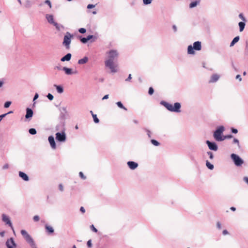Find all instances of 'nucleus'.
Here are the masks:
<instances>
[{"label":"nucleus","mask_w":248,"mask_h":248,"mask_svg":"<svg viewBox=\"0 0 248 248\" xmlns=\"http://www.w3.org/2000/svg\"><path fill=\"white\" fill-rule=\"evenodd\" d=\"M107 59L105 61V66L108 67L112 73L117 72V65L116 64L114 61L116 59L119 55V53L116 50L112 49L107 52Z\"/></svg>","instance_id":"obj_1"},{"label":"nucleus","mask_w":248,"mask_h":248,"mask_svg":"<svg viewBox=\"0 0 248 248\" xmlns=\"http://www.w3.org/2000/svg\"><path fill=\"white\" fill-rule=\"evenodd\" d=\"M161 104L169 110L172 112H180L181 104L179 103H175L174 106L166 102L162 101Z\"/></svg>","instance_id":"obj_2"},{"label":"nucleus","mask_w":248,"mask_h":248,"mask_svg":"<svg viewBox=\"0 0 248 248\" xmlns=\"http://www.w3.org/2000/svg\"><path fill=\"white\" fill-rule=\"evenodd\" d=\"M21 233L26 241L30 244L32 248H36L35 244L30 235L24 230L21 231Z\"/></svg>","instance_id":"obj_3"},{"label":"nucleus","mask_w":248,"mask_h":248,"mask_svg":"<svg viewBox=\"0 0 248 248\" xmlns=\"http://www.w3.org/2000/svg\"><path fill=\"white\" fill-rule=\"evenodd\" d=\"M224 130L223 126H221L218 127L214 132V137L215 140L217 141H222L224 140L226 137H223L222 136V134Z\"/></svg>","instance_id":"obj_4"},{"label":"nucleus","mask_w":248,"mask_h":248,"mask_svg":"<svg viewBox=\"0 0 248 248\" xmlns=\"http://www.w3.org/2000/svg\"><path fill=\"white\" fill-rule=\"evenodd\" d=\"M202 49L201 42L200 41H197L193 43V46L190 45L187 48V53L189 54H194L195 52L194 49L195 50H201Z\"/></svg>","instance_id":"obj_5"},{"label":"nucleus","mask_w":248,"mask_h":248,"mask_svg":"<svg viewBox=\"0 0 248 248\" xmlns=\"http://www.w3.org/2000/svg\"><path fill=\"white\" fill-rule=\"evenodd\" d=\"M73 37L70 33L67 32L66 35L64 37L63 45L65 46L66 48L69 49L70 47V44L71 43V38Z\"/></svg>","instance_id":"obj_6"},{"label":"nucleus","mask_w":248,"mask_h":248,"mask_svg":"<svg viewBox=\"0 0 248 248\" xmlns=\"http://www.w3.org/2000/svg\"><path fill=\"white\" fill-rule=\"evenodd\" d=\"M231 157L233 160L234 164L236 166H241L243 163L242 159L237 155L232 154L231 155Z\"/></svg>","instance_id":"obj_7"},{"label":"nucleus","mask_w":248,"mask_h":248,"mask_svg":"<svg viewBox=\"0 0 248 248\" xmlns=\"http://www.w3.org/2000/svg\"><path fill=\"white\" fill-rule=\"evenodd\" d=\"M56 139L60 142H64L66 140V135L64 132H58L56 134Z\"/></svg>","instance_id":"obj_8"},{"label":"nucleus","mask_w":248,"mask_h":248,"mask_svg":"<svg viewBox=\"0 0 248 248\" xmlns=\"http://www.w3.org/2000/svg\"><path fill=\"white\" fill-rule=\"evenodd\" d=\"M46 18L49 23L53 24L57 29L59 30V25L54 21L52 15L47 14L46 15Z\"/></svg>","instance_id":"obj_9"},{"label":"nucleus","mask_w":248,"mask_h":248,"mask_svg":"<svg viewBox=\"0 0 248 248\" xmlns=\"http://www.w3.org/2000/svg\"><path fill=\"white\" fill-rule=\"evenodd\" d=\"M6 244L8 248H16V245L13 238L8 239Z\"/></svg>","instance_id":"obj_10"},{"label":"nucleus","mask_w":248,"mask_h":248,"mask_svg":"<svg viewBox=\"0 0 248 248\" xmlns=\"http://www.w3.org/2000/svg\"><path fill=\"white\" fill-rule=\"evenodd\" d=\"M2 220L4 221L6 224H8L10 226L11 229L14 230V228L12 225V223L11 222V221L9 219V218L5 215L3 214L2 215Z\"/></svg>","instance_id":"obj_11"},{"label":"nucleus","mask_w":248,"mask_h":248,"mask_svg":"<svg viewBox=\"0 0 248 248\" xmlns=\"http://www.w3.org/2000/svg\"><path fill=\"white\" fill-rule=\"evenodd\" d=\"M206 142L208 145L209 148L210 150H212L214 151H217V147L215 143L211 142L209 140H207Z\"/></svg>","instance_id":"obj_12"},{"label":"nucleus","mask_w":248,"mask_h":248,"mask_svg":"<svg viewBox=\"0 0 248 248\" xmlns=\"http://www.w3.org/2000/svg\"><path fill=\"white\" fill-rule=\"evenodd\" d=\"M48 141L50 144L51 147L53 149H55L56 147L55 142L54 140V137L52 136H50L48 137Z\"/></svg>","instance_id":"obj_13"},{"label":"nucleus","mask_w":248,"mask_h":248,"mask_svg":"<svg viewBox=\"0 0 248 248\" xmlns=\"http://www.w3.org/2000/svg\"><path fill=\"white\" fill-rule=\"evenodd\" d=\"M128 167L132 170L135 169L138 166V164L133 161H129L127 162Z\"/></svg>","instance_id":"obj_14"},{"label":"nucleus","mask_w":248,"mask_h":248,"mask_svg":"<svg viewBox=\"0 0 248 248\" xmlns=\"http://www.w3.org/2000/svg\"><path fill=\"white\" fill-rule=\"evenodd\" d=\"M33 111L29 108H27L26 109V114L25 116L26 118L28 119L32 117Z\"/></svg>","instance_id":"obj_15"},{"label":"nucleus","mask_w":248,"mask_h":248,"mask_svg":"<svg viewBox=\"0 0 248 248\" xmlns=\"http://www.w3.org/2000/svg\"><path fill=\"white\" fill-rule=\"evenodd\" d=\"M19 176L24 181H28L29 180L28 175L23 172L19 171Z\"/></svg>","instance_id":"obj_16"},{"label":"nucleus","mask_w":248,"mask_h":248,"mask_svg":"<svg viewBox=\"0 0 248 248\" xmlns=\"http://www.w3.org/2000/svg\"><path fill=\"white\" fill-rule=\"evenodd\" d=\"M45 228H46V232L48 233H52L54 232V229L52 227H51L47 224H46L45 225Z\"/></svg>","instance_id":"obj_17"},{"label":"nucleus","mask_w":248,"mask_h":248,"mask_svg":"<svg viewBox=\"0 0 248 248\" xmlns=\"http://www.w3.org/2000/svg\"><path fill=\"white\" fill-rule=\"evenodd\" d=\"M71 58V54L70 53L67 54L65 56L62 57L61 59V61L64 62V61H69Z\"/></svg>","instance_id":"obj_18"},{"label":"nucleus","mask_w":248,"mask_h":248,"mask_svg":"<svg viewBox=\"0 0 248 248\" xmlns=\"http://www.w3.org/2000/svg\"><path fill=\"white\" fill-rule=\"evenodd\" d=\"M219 76L217 74H214L212 76L210 82H214L217 81L219 79Z\"/></svg>","instance_id":"obj_19"},{"label":"nucleus","mask_w":248,"mask_h":248,"mask_svg":"<svg viewBox=\"0 0 248 248\" xmlns=\"http://www.w3.org/2000/svg\"><path fill=\"white\" fill-rule=\"evenodd\" d=\"M88 61V58L87 57H85L83 59L79 60L78 61V63L79 64H83L86 63Z\"/></svg>","instance_id":"obj_20"},{"label":"nucleus","mask_w":248,"mask_h":248,"mask_svg":"<svg viewBox=\"0 0 248 248\" xmlns=\"http://www.w3.org/2000/svg\"><path fill=\"white\" fill-rule=\"evenodd\" d=\"M200 0H198L192 2L189 4V7L190 8H192L194 7H196L200 3Z\"/></svg>","instance_id":"obj_21"},{"label":"nucleus","mask_w":248,"mask_h":248,"mask_svg":"<svg viewBox=\"0 0 248 248\" xmlns=\"http://www.w3.org/2000/svg\"><path fill=\"white\" fill-rule=\"evenodd\" d=\"M239 40V37L238 36L234 37L233 38V39L232 40V42L231 43V44H230V46H234V45L237 43V42H238V41Z\"/></svg>","instance_id":"obj_22"},{"label":"nucleus","mask_w":248,"mask_h":248,"mask_svg":"<svg viewBox=\"0 0 248 248\" xmlns=\"http://www.w3.org/2000/svg\"><path fill=\"white\" fill-rule=\"evenodd\" d=\"M240 29V31H242L245 28V23L244 22H240L238 24Z\"/></svg>","instance_id":"obj_23"},{"label":"nucleus","mask_w":248,"mask_h":248,"mask_svg":"<svg viewBox=\"0 0 248 248\" xmlns=\"http://www.w3.org/2000/svg\"><path fill=\"white\" fill-rule=\"evenodd\" d=\"M54 86L56 87L57 91L59 93H61L63 92V90L62 87L56 85H55Z\"/></svg>","instance_id":"obj_24"},{"label":"nucleus","mask_w":248,"mask_h":248,"mask_svg":"<svg viewBox=\"0 0 248 248\" xmlns=\"http://www.w3.org/2000/svg\"><path fill=\"white\" fill-rule=\"evenodd\" d=\"M63 70L65 71V73L67 75H70L72 74V70L70 68L67 67H63Z\"/></svg>","instance_id":"obj_25"},{"label":"nucleus","mask_w":248,"mask_h":248,"mask_svg":"<svg viewBox=\"0 0 248 248\" xmlns=\"http://www.w3.org/2000/svg\"><path fill=\"white\" fill-rule=\"evenodd\" d=\"M206 165L210 170H213L214 168L213 165L211 164L208 161H206Z\"/></svg>","instance_id":"obj_26"},{"label":"nucleus","mask_w":248,"mask_h":248,"mask_svg":"<svg viewBox=\"0 0 248 248\" xmlns=\"http://www.w3.org/2000/svg\"><path fill=\"white\" fill-rule=\"evenodd\" d=\"M116 104H117V106H118L119 108H122V109H124V110H127V108H125V107L123 106V105L122 104V103L121 102H117V103H116Z\"/></svg>","instance_id":"obj_27"},{"label":"nucleus","mask_w":248,"mask_h":248,"mask_svg":"<svg viewBox=\"0 0 248 248\" xmlns=\"http://www.w3.org/2000/svg\"><path fill=\"white\" fill-rule=\"evenodd\" d=\"M93 121L95 123H98L99 122V119L97 118L96 114H93Z\"/></svg>","instance_id":"obj_28"},{"label":"nucleus","mask_w":248,"mask_h":248,"mask_svg":"<svg viewBox=\"0 0 248 248\" xmlns=\"http://www.w3.org/2000/svg\"><path fill=\"white\" fill-rule=\"evenodd\" d=\"M29 133L31 135H34L36 133V131L34 128H31L29 129Z\"/></svg>","instance_id":"obj_29"},{"label":"nucleus","mask_w":248,"mask_h":248,"mask_svg":"<svg viewBox=\"0 0 248 248\" xmlns=\"http://www.w3.org/2000/svg\"><path fill=\"white\" fill-rule=\"evenodd\" d=\"M151 142L155 146H158L159 145V143L155 140H152Z\"/></svg>","instance_id":"obj_30"},{"label":"nucleus","mask_w":248,"mask_h":248,"mask_svg":"<svg viewBox=\"0 0 248 248\" xmlns=\"http://www.w3.org/2000/svg\"><path fill=\"white\" fill-rule=\"evenodd\" d=\"M80 41L83 43H86L88 41L87 40V38L83 37L80 39Z\"/></svg>","instance_id":"obj_31"},{"label":"nucleus","mask_w":248,"mask_h":248,"mask_svg":"<svg viewBox=\"0 0 248 248\" xmlns=\"http://www.w3.org/2000/svg\"><path fill=\"white\" fill-rule=\"evenodd\" d=\"M154 92V89L152 87H150L149 89L148 93L150 95H152Z\"/></svg>","instance_id":"obj_32"},{"label":"nucleus","mask_w":248,"mask_h":248,"mask_svg":"<svg viewBox=\"0 0 248 248\" xmlns=\"http://www.w3.org/2000/svg\"><path fill=\"white\" fill-rule=\"evenodd\" d=\"M11 104V102L7 101V102L5 103L4 106V107L5 108H8L10 106Z\"/></svg>","instance_id":"obj_33"},{"label":"nucleus","mask_w":248,"mask_h":248,"mask_svg":"<svg viewBox=\"0 0 248 248\" xmlns=\"http://www.w3.org/2000/svg\"><path fill=\"white\" fill-rule=\"evenodd\" d=\"M79 32L81 33H84L86 31V30L84 28H80L78 30Z\"/></svg>","instance_id":"obj_34"},{"label":"nucleus","mask_w":248,"mask_h":248,"mask_svg":"<svg viewBox=\"0 0 248 248\" xmlns=\"http://www.w3.org/2000/svg\"><path fill=\"white\" fill-rule=\"evenodd\" d=\"M87 246L89 248H91L92 247V241L91 240H89L87 243Z\"/></svg>","instance_id":"obj_35"},{"label":"nucleus","mask_w":248,"mask_h":248,"mask_svg":"<svg viewBox=\"0 0 248 248\" xmlns=\"http://www.w3.org/2000/svg\"><path fill=\"white\" fill-rule=\"evenodd\" d=\"M33 220H34V221H36H36H39V220L40 218H39V217L38 216L36 215V216H34L33 217Z\"/></svg>","instance_id":"obj_36"},{"label":"nucleus","mask_w":248,"mask_h":248,"mask_svg":"<svg viewBox=\"0 0 248 248\" xmlns=\"http://www.w3.org/2000/svg\"><path fill=\"white\" fill-rule=\"evenodd\" d=\"M47 98L50 100H52L53 99V96L51 93H48L47 95Z\"/></svg>","instance_id":"obj_37"},{"label":"nucleus","mask_w":248,"mask_h":248,"mask_svg":"<svg viewBox=\"0 0 248 248\" xmlns=\"http://www.w3.org/2000/svg\"><path fill=\"white\" fill-rule=\"evenodd\" d=\"M207 154L209 155V157L211 159H213L214 158V155H213V154L212 152H207Z\"/></svg>","instance_id":"obj_38"},{"label":"nucleus","mask_w":248,"mask_h":248,"mask_svg":"<svg viewBox=\"0 0 248 248\" xmlns=\"http://www.w3.org/2000/svg\"><path fill=\"white\" fill-rule=\"evenodd\" d=\"M143 1L145 4H149L152 2V0H143Z\"/></svg>","instance_id":"obj_39"},{"label":"nucleus","mask_w":248,"mask_h":248,"mask_svg":"<svg viewBox=\"0 0 248 248\" xmlns=\"http://www.w3.org/2000/svg\"><path fill=\"white\" fill-rule=\"evenodd\" d=\"M91 228L94 232H97V230L94 227L93 225L91 226Z\"/></svg>","instance_id":"obj_40"},{"label":"nucleus","mask_w":248,"mask_h":248,"mask_svg":"<svg viewBox=\"0 0 248 248\" xmlns=\"http://www.w3.org/2000/svg\"><path fill=\"white\" fill-rule=\"evenodd\" d=\"M239 16L242 20L246 21V19L242 14H240Z\"/></svg>","instance_id":"obj_41"},{"label":"nucleus","mask_w":248,"mask_h":248,"mask_svg":"<svg viewBox=\"0 0 248 248\" xmlns=\"http://www.w3.org/2000/svg\"><path fill=\"white\" fill-rule=\"evenodd\" d=\"M45 3H46V4H48L50 8H51V6H51V2H50V0H46L45 1Z\"/></svg>","instance_id":"obj_42"},{"label":"nucleus","mask_w":248,"mask_h":248,"mask_svg":"<svg viewBox=\"0 0 248 248\" xmlns=\"http://www.w3.org/2000/svg\"><path fill=\"white\" fill-rule=\"evenodd\" d=\"M79 175L82 179H85L86 178V177L84 175L83 173L82 172H80L79 173Z\"/></svg>","instance_id":"obj_43"},{"label":"nucleus","mask_w":248,"mask_h":248,"mask_svg":"<svg viewBox=\"0 0 248 248\" xmlns=\"http://www.w3.org/2000/svg\"><path fill=\"white\" fill-rule=\"evenodd\" d=\"M59 188L60 191H62L63 190V187L62 184H60L59 185Z\"/></svg>","instance_id":"obj_44"},{"label":"nucleus","mask_w":248,"mask_h":248,"mask_svg":"<svg viewBox=\"0 0 248 248\" xmlns=\"http://www.w3.org/2000/svg\"><path fill=\"white\" fill-rule=\"evenodd\" d=\"M94 7H95L94 5L90 4L88 5L87 8L91 9V8H94Z\"/></svg>","instance_id":"obj_45"},{"label":"nucleus","mask_w":248,"mask_h":248,"mask_svg":"<svg viewBox=\"0 0 248 248\" xmlns=\"http://www.w3.org/2000/svg\"><path fill=\"white\" fill-rule=\"evenodd\" d=\"M131 78H132L131 75L129 74V76H128V77L127 78H126L125 79V81H130Z\"/></svg>","instance_id":"obj_46"},{"label":"nucleus","mask_w":248,"mask_h":248,"mask_svg":"<svg viewBox=\"0 0 248 248\" xmlns=\"http://www.w3.org/2000/svg\"><path fill=\"white\" fill-rule=\"evenodd\" d=\"M80 211L82 213H84L85 212V209L83 207H81L80 208Z\"/></svg>","instance_id":"obj_47"},{"label":"nucleus","mask_w":248,"mask_h":248,"mask_svg":"<svg viewBox=\"0 0 248 248\" xmlns=\"http://www.w3.org/2000/svg\"><path fill=\"white\" fill-rule=\"evenodd\" d=\"M232 133H235V134H236V133H237L238 132L237 130L236 129H235V128H232Z\"/></svg>","instance_id":"obj_48"},{"label":"nucleus","mask_w":248,"mask_h":248,"mask_svg":"<svg viewBox=\"0 0 248 248\" xmlns=\"http://www.w3.org/2000/svg\"><path fill=\"white\" fill-rule=\"evenodd\" d=\"M236 79H239V80L240 81H241L242 80V78H241V76H240V75H237L236 76Z\"/></svg>","instance_id":"obj_49"},{"label":"nucleus","mask_w":248,"mask_h":248,"mask_svg":"<svg viewBox=\"0 0 248 248\" xmlns=\"http://www.w3.org/2000/svg\"><path fill=\"white\" fill-rule=\"evenodd\" d=\"M223 235H227V234H229V232H228L226 230H224L223 232Z\"/></svg>","instance_id":"obj_50"},{"label":"nucleus","mask_w":248,"mask_h":248,"mask_svg":"<svg viewBox=\"0 0 248 248\" xmlns=\"http://www.w3.org/2000/svg\"><path fill=\"white\" fill-rule=\"evenodd\" d=\"M217 226L219 229H221V224L219 222H217Z\"/></svg>","instance_id":"obj_51"},{"label":"nucleus","mask_w":248,"mask_h":248,"mask_svg":"<svg viewBox=\"0 0 248 248\" xmlns=\"http://www.w3.org/2000/svg\"><path fill=\"white\" fill-rule=\"evenodd\" d=\"M233 143L239 144V141H238V140L237 139H234L233 140Z\"/></svg>","instance_id":"obj_52"},{"label":"nucleus","mask_w":248,"mask_h":248,"mask_svg":"<svg viewBox=\"0 0 248 248\" xmlns=\"http://www.w3.org/2000/svg\"><path fill=\"white\" fill-rule=\"evenodd\" d=\"M93 37V35H88V36L87 37L88 41L90 40L91 39H92Z\"/></svg>","instance_id":"obj_53"},{"label":"nucleus","mask_w":248,"mask_h":248,"mask_svg":"<svg viewBox=\"0 0 248 248\" xmlns=\"http://www.w3.org/2000/svg\"><path fill=\"white\" fill-rule=\"evenodd\" d=\"M108 98V94H107V95H105L102 98L103 100H104V99H107Z\"/></svg>","instance_id":"obj_54"},{"label":"nucleus","mask_w":248,"mask_h":248,"mask_svg":"<svg viewBox=\"0 0 248 248\" xmlns=\"http://www.w3.org/2000/svg\"><path fill=\"white\" fill-rule=\"evenodd\" d=\"M6 115V114L0 115V122L1 121L2 118Z\"/></svg>","instance_id":"obj_55"},{"label":"nucleus","mask_w":248,"mask_h":248,"mask_svg":"<svg viewBox=\"0 0 248 248\" xmlns=\"http://www.w3.org/2000/svg\"><path fill=\"white\" fill-rule=\"evenodd\" d=\"M38 97V94L36 93V94L34 95V97L33 100H34L36 99Z\"/></svg>","instance_id":"obj_56"},{"label":"nucleus","mask_w":248,"mask_h":248,"mask_svg":"<svg viewBox=\"0 0 248 248\" xmlns=\"http://www.w3.org/2000/svg\"><path fill=\"white\" fill-rule=\"evenodd\" d=\"M230 209L233 211H235L236 210V208L234 207H231Z\"/></svg>","instance_id":"obj_57"},{"label":"nucleus","mask_w":248,"mask_h":248,"mask_svg":"<svg viewBox=\"0 0 248 248\" xmlns=\"http://www.w3.org/2000/svg\"><path fill=\"white\" fill-rule=\"evenodd\" d=\"M172 28L175 31H177V28L175 25H173Z\"/></svg>","instance_id":"obj_58"},{"label":"nucleus","mask_w":248,"mask_h":248,"mask_svg":"<svg viewBox=\"0 0 248 248\" xmlns=\"http://www.w3.org/2000/svg\"><path fill=\"white\" fill-rule=\"evenodd\" d=\"M226 138H232V136L231 135H228V136H226Z\"/></svg>","instance_id":"obj_59"},{"label":"nucleus","mask_w":248,"mask_h":248,"mask_svg":"<svg viewBox=\"0 0 248 248\" xmlns=\"http://www.w3.org/2000/svg\"><path fill=\"white\" fill-rule=\"evenodd\" d=\"M244 180L246 181V182H247L248 184V177H245Z\"/></svg>","instance_id":"obj_60"},{"label":"nucleus","mask_w":248,"mask_h":248,"mask_svg":"<svg viewBox=\"0 0 248 248\" xmlns=\"http://www.w3.org/2000/svg\"><path fill=\"white\" fill-rule=\"evenodd\" d=\"M2 84H3V83L1 81H0V87H1L2 86Z\"/></svg>","instance_id":"obj_61"},{"label":"nucleus","mask_w":248,"mask_h":248,"mask_svg":"<svg viewBox=\"0 0 248 248\" xmlns=\"http://www.w3.org/2000/svg\"><path fill=\"white\" fill-rule=\"evenodd\" d=\"M246 74H247L246 72H243V75H244V76H246Z\"/></svg>","instance_id":"obj_62"},{"label":"nucleus","mask_w":248,"mask_h":248,"mask_svg":"<svg viewBox=\"0 0 248 248\" xmlns=\"http://www.w3.org/2000/svg\"><path fill=\"white\" fill-rule=\"evenodd\" d=\"M90 112H91V114H92V115H93V114H94L93 113V112L92 111H90Z\"/></svg>","instance_id":"obj_63"},{"label":"nucleus","mask_w":248,"mask_h":248,"mask_svg":"<svg viewBox=\"0 0 248 248\" xmlns=\"http://www.w3.org/2000/svg\"><path fill=\"white\" fill-rule=\"evenodd\" d=\"M73 248H76V246H75V245H74V246H73Z\"/></svg>","instance_id":"obj_64"}]
</instances>
